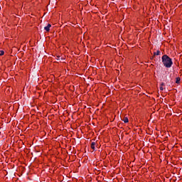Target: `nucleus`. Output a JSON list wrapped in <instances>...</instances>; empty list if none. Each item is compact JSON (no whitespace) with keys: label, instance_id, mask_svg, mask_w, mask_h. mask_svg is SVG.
Wrapping results in <instances>:
<instances>
[{"label":"nucleus","instance_id":"7","mask_svg":"<svg viewBox=\"0 0 182 182\" xmlns=\"http://www.w3.org/2000/svg\"><path fill=\"white\" fill-rule=\"evenodd\" d=\"M4 53V50H0V56H2Z\"/></svg>","mask_w":182,"mask_h":182},{"label":"nucleus","instance_id":"6","mask_svg":"<svg viewBox=\"0 0 182 182\" xmlns=\"http://www.w3.org/2000/svg\"><path fill=\"white\" fill-rule=\"evenodd\" d=\"M180 80H181L180 77H176V83H177V84L180 83Z\"/></svg>","mask_w":182,"mask_h":182},{"label":"nucleus","instance_id":"3","mask_svg":"<svg viewBox=\"0 0 182 182\" xmlns=\"http://www.w3.org/2000/svg\"><path fill=\"white\" fill-rule=\"evenodd\" d=\"M160 53H161V52H160V50H158L156 53H154V56H159Z\"/></svg>","mask_w":182,"mask_h":182},{"label":"nucleus","instance_id":"1","mask_svg":"<svg viewBox=\"0 0 182 182\" xmlns=\"http://www.w3.org/2000/svg\"><path fill=\"white\" fill-rule=\"evenodd\" d=\"M162 59V63L165 68H171L173 66V60L168 55H164L161 58Z\"/></svg>","mask_w":182,"mask_h":182},{"label":"nucleus","instance_id":"2","mask_svg":"<svg viewBox=\"0 0 182 182\" xmlns=\"http://www.w3.org/2000/svg\"><path fill=\"white\" fill-rule=\"evenodd\" d=\"M51 26H52V25L48 24L47 26L44 27L45 31H46V32H49V31H50V27Z\"/></svg>","mask_w":182,"mask_h":182},{"label":"nucleus","instance_id":"9","mask_svg":"<svg viewBox=\"0 0 182 182\" xmlns=\"http://www.w3.org/2000/svg\"><path fill=\"white\" fill-rule=\"evenodd\" d=\"M164 83L161 84V86H163Z\"/></svg>","mask_w":182,"mask_h":182},{"label":"nucleus","instance_id":"4","mask_svg":"<svg viewBox=\"0 0 182 182\" xmlns=\"http://www.w3.org/2000/svg\"><path fill=\"white\" fill-rule=\"evenodd\" d=\"M95 146H96V142H92L91 149H92V150H95Z\"/></svg>","mask_w":182,"mask_h":182},{"label":"nucleus","instance_id":"5","mask_svg":"<svg viewBox=\"0 0 182 182\" xmlns=\"http://www.w3.org/2000/svg\"><path fill=\"white\" fill-rule=\"evenodd\" d=\"M123 122H124L125 123H129V118H127V117H124Z\"/></svg>","mask_w":182,"mask_h":182},{"label":"nucleus","instance_id":"8","mask_svg":"<svg viewBox=\"0 0 182 182\" xmlns=\"http://www.w3.org/2000/svg\"><path fill=\"white\" fill-rule=\"evenodd\" d=\"M160 90H164V88H163V87H160Z\"/></svg>","mask_w":182,"mask_h":182}]
</instances>
